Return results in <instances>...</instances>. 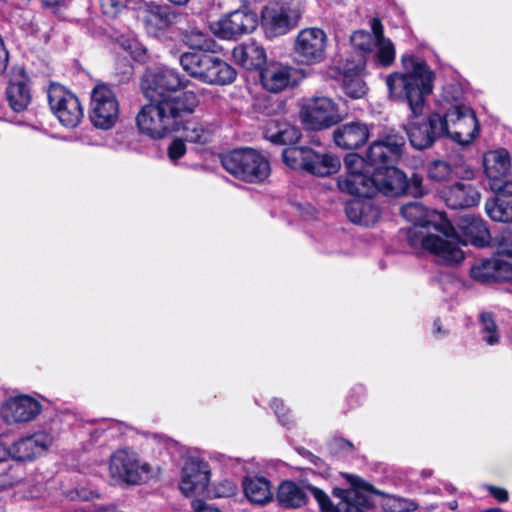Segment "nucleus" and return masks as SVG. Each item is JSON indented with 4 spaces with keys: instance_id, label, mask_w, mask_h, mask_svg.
I'll use <instances>...</instances> for the list:
<instances>
[{
    "instance_id": "obj_8",
    "label": "nucleus",
    "mask_w": 512,
    "mask_h": 512,
    "mask_svg": "<svg viewBox=\"0 0 512 512\" xmlns=\"http://www.w3.org/2000/svg\"><path fill=\"white\" fill-rule=\"evenodd\" d=\"M221 164L234 177L250 183L265 180L271 171L267 158L252 148L236 149L223 155Z\"/></svg>"
},
{
    "instance_id": "obj_11",
    "label": "nucleus",
    "mask_w": 512,
    "mask_h": 512,
    "mask_svg": "<svg viewBox=\"0 0 512 512\" xmlns=\"http://www.w3.org/2000/svg\"><path fill=\"white\" fill-rule=\"evenodd\" d=\"M300 117L302 122L312 130L331 127L342 120L336 104L331 98L312 97L303 104Z\"/></svg>"
},
{
    "instance_id": "obj_2",
    "label": "nucleus",
    "mask_w": 512,
    "mask_h": 512,
    "mask_svg": "<svg viewBox=\"0 0 512 512\" xmlns=\"http://www.w3.org/2000/svg\"><path fill=\"white\" fill-rule=\"evenodd\" d=\"M198 104V93L192 89L184 90L177 97L152 99L137 114V126L151 138H163L180 130L182 119L192 114Z\"/></svg>"
},
{
    "instance_id": "obj_53",
    "label": "nucleus",
    "mask_w": 512,
    "mask_h": 512,
    "mask_svg": "<svg viewBox=\"0 0 512 512\" xmlns=\"http://www.w3.org/2000/svg\"><path fill=\"white\" fill-rule=\"evenodd\" d=\"M271 407L274 409V412L282 425L286 426L290 424V418L288 416L289 411L285 408L283 401L274 399L271 403Z\"/></svg>"
},
{
    "instance_id": "obj_55",
    "label": "nucleus",
    "mask_w": 512,
    "mask_h": 512,
    "mask_svg": "<svg viewBox=\"0 0 512 512\" xmlns=\"http://www.w3.org/2000/svg\"><path fill=\"white\" fill-rule=\"evenodd\" d=\"M45 9L58 13L68 7L72 0H40Z\"/></svg>"
},
{
    "instance_id": "obj_9",
    "label": "nucleus",
    "mask_w": 512,
    "mask_h": 512,
    "mask_svg": "<svg viewBox=\"0 0 512 512\" xmlns=\"http://www.w3.org/2000/svg\"><path fill=\"white\" fill-rule=\"evenodd\" d=\"M89 117L95 127L103 130H108L116 124L119 117V102L107 84H97L93 88Z\"/></svg>"
},
{
    "instance_id": "obj_63",
    "label": "nucleus",
    "mask_w": 512,
    "mask_h": 512,
    "mask_svg": "<svg viewBox=\"0 0 512 512\" xmlns=\"http://www.w3.org/2000/svg\"><path fill=\"white\" fill-rule=\"evenodd\" d=\"M7 456H10V446L7 447L2 440H0V461L4 460Z\"/></svg>"
},
{
    "instance_id": "obj_50",
    "label": "nucleus",
    "mask_w": 512,
    "mask_h": 512,
    "mask_svg": "<svg viewBox=\"0 0 512 512\" xmlns=\"http://www.w3.org/2000/svg\"><path fill=\"white\" fill-rule=\"evenodd\" d=\"M184 139H174L168 147V156L171 161L175 162L181 158L186 152Z\"/></svg>"
},
{
    "instance_id": "obj_33",
    "label": "nucleus",
    "mask_w": 512,
    "mask_h": 512,
    "mask_svg": "<svg viewBox=\"0 0 512 512\" xmlns=\"http://www.w3.org/2000/svg\"><path fill=\"white\" fill-rule=\"evenodd\" d=\"M247 499L256 504H265L272 499L270 482L264 477H250L243 482Z\"/></svg>"
},
{
    "instance_id": "obj_28",
    "label": "nucleus",
    "mask_w": 512,
    "mask_h": 512,
    "mask_svg": "<svg viewBox=\"0 0 512 512\" xmlns=\"http://www.w3.org/2000/svg\"><path fill=\"white\" fill-rule=\"evenodd\" d=\"M306 158L307 161L304 171L318 177H326L336 173L341 167V162L338 157L330 154H320L312 149L308 152Z\"/></svg>"
},
{
    "instance_id": "obj_51",
    "label": "nucleus",
    "mask_w": 512,
    "mask_h": 512,
    "mask_svg": "<svg viewBox=\"0 0 512 512\" xmlns=\"http://www.w3.org/2000/svg\"><path fill=\"white\" fill-rule=\"evenodd\" d=\"M369 135V127L366 124L354 122V148L366 143Z\"/></svg>"
},
{
    "instance_id": "obj_62",
    "label": "nucleus",
    "mask_w": 512,
    "mask_h": 512,
    "mask_svg": "<svg viewBox=\"0 0 512 512\" xmlns=\"http://www.w3.org/2000/svg\"><path fill=\"white\" fill-rule=\"evenodd\" d=\"M337 77L341 78L344 86L349 88V85L352 82V74L349 69L344 70L343 73L339 72V75Z\"/></svg>"
},
{
    "instance_id": "obj_13",
    "label": "nucleus",
    "mask_w": 512,
    "mask_h": 512,
    "mask_svg": "<svg viewBox=\"0 0 512 512\" xmlns=\"http://www.w3.org/2000/svg\"><path fill=\"white\" fill-rule=\"evenodd\" d=\"M404 138L398 134H387L382 139L374 141L368 148L364 160L375 169L393 166L403 152ZM363 160L362 157H360Z\"/></svg>"
},
{
    "instance_id": "obj_35",
    "label": "nucleus",
    "mask_w": 512,
    "mask_h": 512,
    "mask_svg": "<svg viewBox=\"0 0 512 512\" xmlns=\"http://www.w3.org/2000/svg\"><path fill=\"white\" fill-rule=\"evenodd\" d=\"M354 512H369L373 509L374 496L378 492L361 478L354 476Z\"/></svg>"
},
{
    "instance_id": "obj_36",
    "label": "nucleus",
    "mask_w": 512,
    "mask_h": 512,
    "mask_svg": "<svg viewBox=\"0 0 512 512\" xmlns=\"http://www.w3.org/2000/svg\"><path fill=\"white\" fill-rule=\"evenodd\" d=\"M485 211L493 221L512 222V200L494 196L486 201Z\"/></svg>"
},
{
    "instance_id": "obj_57",
    "label": "nucleus",
    "mask_w": 512,
    "mask_h": 512,
    "mask_svg": "<svg viewBox=\"0 0 512 512\" xmlns=\"http://www.w3.org/2000/svg\"><path fill=\"white\" fill-rule=\"evenodd\" d=\"M9 61V53L5 47L4 40L0 36V76L6 71Z\"/></svg>"
},
{
    "instance_id": "obj_25",
    "label": "nucleus",
    "mask_w": 512,
    "mask_h": 512,
    "mask_svg": "<svg viewBox=\"0 0 512 512\" xmlns=\"http://www.w3.org/2000/svg\"><path fill=\"white\" fill-rule=\"evenodd\" d=\"M446 204L452 209H463L477 205L480 193L468 183L457 182L445 191Z\"/></svg>"
},
{
    "instance_id": "obj_6",
    "label": "nucleus",
    "mask_w": 512,
    "mask_h": 512,
    "mask_svg": "<svg viewBox=\"0 0 512 512\" xmlns=\"http://www.w3.org/2000/svg\"><path fill=\"white\" fill-rule=\"evenodd\" d=\"M407 176L393 166H385L369 172L354 171V194L373 197L378 193L397 197L407 191Z\"/></svg>"
},
{
    "instance_id": "obj_26",
    "label": "nucleus",
    "mask_w": 512,
    "mask_h": 512,
    "mask_svg": "<svg viewBox=\"0 0 512 512\" xmlns=\"http://www.w3.org/2000/svg\"><path fill=\"white\" fill-rule=\"evenodd\" d=\"M257 24L255 13L236 10L221 18L213 32H253Z\"/></svg>"
},
{
    "instance_id": "obj_1",
    "label": "nucleus",
    "mask_w": 512,
    "mask_h": 512,
    "mask_svg": "<svg viewBox=\"0 0 512 512\" xmlns=\"http://www.w3.org/2000/svg\"><path fill=\"white\" fill-rule=\"evenodd\" d=\"M402 216L414 225L407 231L409 245L418 251L429 252L444 263L464 259L454 237V227L442 213L427 210L414 201L401 207Z\"/></svg>"
},
{
    "instance_id": "obj_24",
    "label": "nucleus",
    "mask_w": 512,
    "mask_h": 512,
    "mask_svg": "<svg viewBox=\"0 0 512 512\" xmlns=\"http://www.w3.org/2000/svg\"><path fill=\"white\" fill-rule=\"evenodd\" d=\"M153 83V91L159 97L158 99H163L179 96L181 93L177 95H173L172 93L180 88L186 89L190 81L181 77L176 70L165 68L154 75Z\"/></svg>"
},
{
    "instance_id": "obj_41",
    "label": "nucleus",
    "mask_w": 512,
    "mask_h": 512,
    "mask_svg": "<svg viewBox=\"0 0 512 512\" xmlns=\"http://www.w3.org/2000/svg\"><path fill=\"white\" fill-rule=\"evenodd\" d=\"M483 340L488 345H495L499 342L497 325L491 313L483 312L479 316Z\"/></svg>"
},
{
    "instance_id": "obj_46",
    "label": "nucleus",
    "mask_w": 512,
    "mask_h": 512,
    "mask_svg": "<svg viewBox=\"0 0 512 512\" xmlns=\"http://www.w3.org/2000/svg\"><path fill=\"white\" fill-rule=\"evenodd\" d=\"M495 261L494 281L512 280V264L501 259H493Z\"/></svg>"
},
{
    "instance_id": "obj_42",
    "label": "nucleus",
    "mask_w": 512,
    "mask_h": 512,
    "mask_svg": "<svg viewBox=\"0 0 512 512\" xmlns=\"http://www.w3.org/2000/svg\"><path fill=\"white\" fill-rule=\"evenodd\" d=\"M495 261L488 259L471 268V277L479 282L487 283L494 281Z\"/></svg>"
},
{
    "instance_id": "obj_64",
    "label": "nucleus",
    "mask_w": 512,
    "mask_h": 512,
    "mask_svg": "<svg viewBox=\"0 0 512 512\" xmlns=\"http://www.w3.org/2000/svg\"><path fill=\"white\" fill-rule=\"evenodd\" d=\"M371 29L372 32H382V24L381 21L377 18H373L371 21Z\"/></svg>"
},
{
    "instance_id": "obj_3",
    "label": "nucleus",
    "mask_w": 512,
    "mask_h": 512,
    "mask_svg": "<svg viewBox=\"0 0 512 512\" xmlns=\"http://www.w3.org/2000/svg\"><path fill=\"white\" fill-rule=\"evenodd\" d=\"M403 73L394 72L387 76L386 85L391 97L405 95L415 115L421 113L425 97L433 91L434 72L426 62L412 53L401 56Z\"/></svg>"
},
{
    "instance_id": "obj_38",
    "label": "nucleus",
    "mask_w": 512,
    "mask_h": 512,
    "mask_svg": "<svg viewBox=\"0 0 512 512\" xmlns=\"http://www.w3.org/2000/svg\"><path fill=\"white\" fill-rule=\"evenodd\" d=\"M182 41L191 49L204 52H215L217 43L208 34H182Z\"/></svg>"
},
{
    "instance_id": "obj_20",
    "label": "nucleus",
    "mask_w": 512,
    "mask_h": 512,
    "mask_svg": "<svg viewBox=\"0 0 512 512\" xmlns=\"http://www.w3.org/2000/svg\"><path fill=\"white\" fill-rule=\"evenodd\" d=\"M326 34H298L295 41V53L300 62L313 64L325 57Z\"/></svg>"
},
{
    "instance_id": "obj_52",
    "label": "nucleus",
    "mask_w": 512,
    "mask_h": 512,
    "mask_svg": "<svg viewBox=\"0 0 512 512\" xmlns=\"http://www.w3.org/2000/svg\"><path fill=\"white\" fill-rule=\"evenodd\" d=\"M237 486L231 480H224L215 487L216 497H231L236 494Z\"/></svg>"
},
{
    "instance_id": "obj_12",
    "label": "nucleus",
    "mask_w": 512,
    "mask_h": 512,
    "mask_svg": "<svg viewBox=\"0 0 512 512\" xmlns=\"http://www.w3.org/2000/svg\"><path fill=\"white\" fill-rule=\"evenodd\" d=\"M418 114L409 119L405 125V131L410 144L418 149L429 148L433 143L444 136V126L442 125V116L433 113L427 119H418Z\"/></svg>"
},
{
    "instance_id": "obj_60",
    "label": "nucleus",
    "mask_w": 512,
    "mask_h": 512,
    "mask_svg": "<svg viewBox=\"0 0 512 512\" xmlns=\"http://www.w3.org/2000/svg\"><path fill=\"white\" fill-rule=\"evenodd\" d=\"M490 494L500 502H506L508 500V492L500 487L488 486Z\"/></svg>"
},
{
    "instance_id": "obj_54",
    "label": "nucleus",
    "mask_w": 512,
    "mask_h": 512,
    "mask_svg": "<svg viewBox=\"0 0 512 512\" xmlns=\"http://www.w3.org/2000/svg\"><path fill=\"white\" fill-rule=\"evenodd\" d=\"M422 181L423 179L420 175L413 174L410 180L408 181L407 191L409 190V192L415 197L422 196L425 193L422 188Z\"/></svg>"
},
{
    "instance_id": "obj_5",
    "label": "nucleus",
    "mask_w": 512,
    "mask_h": 512,
    "mask_svg": "<svg viewBox=\"0 0 512 512\" xmlns=\"http://www.w3.org/2000/svg\"><path fill=\"white\" fill-rule=\"evenodd\" d=\"M110 479L120 486H139L159 477L161 469L128 449H118L109 459Z\"/></svg>"
},
{
    "instance_id": "obj_21",
    "label": "nucleus",
    "mask_w": 512,
    "mask_h": 512,
    "mask_svg": "<svg viewBox=\"0 0 512 512\" xmlns=\"http://www.w3.org/2000/svg\"><path fill=\"white\" fill-rule=\"evenodd\" d=\"M298 71L294 68L273 64L261 70L260 78L263 87L278 93L297 83Z\"/></svg>"
},
{
    "instance_id": "obj_18",
    "label": "nucleus",
    "mask_w": 512,
    "mask_h": 512,
    "mask_svg": "<svg viewBox=\"0 0 512 512\" xmlns=\"http://www.w3.org/2000/svg\"><path fill=\"white\" fill-rule=\"evenodd\" d=\"M9 106L15 112L24 111L31 102L29 78L22 67H12L6 89Z\"/></svg>"
},
{
    "instance_id": "obj_17",
    "label": "nucleus",
    "mask_w": 512,
    "mask_h": 512,
    "mask_svg": "<svg viewBox=\"0 0 512 512\" xmlns=\"http://www.w3.org/2000/svg\"><path fill=\"white\" fill-rule=\"evenodd\" d=\"M341 477L346 480L347 487H334L332 495L335 501H332L329 496L321 489L313 486H308L307 490L313 495L318 502L321 512H352V475L341 474Z\"/></svg>"
},
{
    "instance_id": "obj_61",
    "label": "nucleus",
    "mask_w": 512,
    "mask_h": 512,
    "mask_svg": "<svg viewBox=\"0 0 512 512\" xmlns=\"http://www.w3.org/2000/svg\"><path fill=\"white\" fill-rule=\"evenodd\" d=\"M76 493L77 497L84 501H89L93 500L94 498H98V494L91 489L82 488L80 490H77Z\"/></svg>"
},
{
    "instance_id": "obj_31",
    "label": "nucleus",
    "mask_w": 512,
    "mask_h": 512,
    "mask_svg": "<svg viewBox=\"0 0 512 512\" xmlns=\"http://www.w3.org/2000/svg\"><path fill=\"white\" fill-rule=\"evenodd\" d=\"M306 489L293 481H284L277 491V500L285 508H300L307 502Z\"/></svg>"
},
{
    "instance_id": "obj_14",
    "label": "nucleus",
    "mask_w": 512,
    "mask_h": 512,
    "mask_svg": "<svg viewBox=\"0 0 512 512\" xmlns=\"http://www.w3.org/2000/svg\"><path fill=\"white\" fill-rule=\"evenodd\" d=\"M56 439L51 430L37 431L30 436L20 438L10 445V457L14 460L26 462L46 454Z\"/></svg>"
},
{
    "instance_id": "obj_15",
    "label": "nucleus",
    "mask_w": 512,
    "mask_h": 512,
    "mask_svg": "<svg viewBox=\"0 0 512 512\" xmlns=\"http://www.w3.org/2000/svg\"><path fill=\"white\" fill-rule=\"evenodd\" d=\"M210 476L207 462L197 457H188L182 467L179 489L186 496L203 494L209 485Z\"/></svg>"
},
{
    "instance_id": "obj_16",
    "label": "nucleus",
    "mask_w": 512,
    "mask_h": 512,
    "mask_svg": "<svg viewBox=\"0 0 512 512\" xmlns=\"http://www.w3.org/2000/svg\"><path fill=\"white\" fill-rule=\"evenodd\" d=\"M301 17V11L285 2H270L261 12L262 26L269 30L295 29Z\"/></svg>"
},
{
    "instance_id": "obj_59",
    "label": "nucleus",
    "mask_w": 512,
    "mask_h": 512,
    "mask_svg": "<svg viewBox=\"0 0 512 512\" xmlns=\"http://www.w3.org/2000/svg\"><path fill=\"white\" fill-rule=\"evenodd\" d=\"M297 452L303 456L304 458H306L307 460H309L312 464H314L316 467L320 468L321 465H322V460L314 455L313 453H311L310 451H308L307 449L303 448V447H300V448H297Z\"/></svg>"
},
{
    "instance_id": "obj_37",
    "label": "nucleus",
    "mask_w": 512,
    "mask_h": 512,
    "mask_svg": "<svg viewBox=\"0 0 512 512\" xmlns=\"http://www.w3.org/2000/svg\"><path fill=\"white\" fill-rule=\"evenodd\" d=\"M311 149L307 147H289L283 150L282 157L284 163L292 169L304 170L308 152Z\"/></svg>"
},
{
    "instance_id": "obj_27",
    "label": "nucleus",
    "mask_w": 512,
    "mask_h": 512,
    "mask_svg": "<svg viewBox=\"0 0 512 512\" xmlns=\"http://www.w3.org/2000/svg\"><path fill=\"white\" fill-rule=\"evenodd\" d=\"M232 55L239 65L248 70L260 69L266 62L264 48L254 42L236 46Z\"/></svg>"
},
{
    "instance_id": "obj_48",
    "label": "nucleus",
    "mask_w": 512,
    "mask_h": 512,
    "mask_svg": "<svg viewBox=\"0 0 512 512\" xmlns=\"http://www.w3.org/2000/svg\"><path fill=\"white\" fill-rule=\"evenodd\" d=\"M390 500L393 502L390 506L393 512H411L418 508V504L413 500L395 496L391 497Z\"/></svg>"
},
{
    "instance_id": "obj_58",
    "label": "nucleus",
    "mask_w": 512,
    "mask_h": 512,
    "mask_svg": "<svg viewBox=\"0 0 512 512\" xmlns=\"http://www.w3.org/2000/svg\"><path fill=\"white\" fill-rule=\"evenodd\" d=\"M193 512H222L220 509L207 504L202 500H194L192 502Z\"/></svg>"
},
{
    "instance_id": "obj_23",
    "label": "nucleus",
    "mask_w": 512,
    "mask_h": 512,
    "mask_svg": "<svg viewBox=\"0 0 512 512\" xmlns=\"http://www.w3.org/2000/svg\"><path fill=\"white\" fill-rule=\"evenodd\" d=\"M372 35L367 43L359 45L358 51L372 55L381 66H391L396 56L394 44L384 34Z\"/></svg>"
},
{
    "instance_id": "obj_34",
    "label": "nucleus",
    "mask_w": 512,
    "mask_h": 512,
    "mask_svg": "<svg viewBox=\"0 0 512 512\" xmlns=\"http://www.w3.org/2000/svg\"><path fill=\"white\" fill-rule=\"evenodd\" d=\"M371 198L354 194V224L370 226L378 220L380 211Z\"/></svg>"
},
{
    "instance_id": "obj_47",
    "label": "nucleus",
    "mask_w": 512,
    "mask_h": 512,
    "mask_svg": "<svg viewBox=\"0 0 512 512\" xmlns=\"http://www.w3.org/2000/svg\"><path fill=\"white\" fill-rule=\"evenodd\" d=\"M100 8L104 15L115 18L124 8L122 0H100Z\"/></svg>"
},
{
    "instance_id": "obj_45",
    "label": "nucleus",
    "mask_w": 512,
    "mask_h": 512,
    "mask_svg": "<svg viewBox=\"0 0 512 512\" xmlns=\"http://www.w3.org/2000/svg\"><path fill=\"white\" fill-rule=\"evenodd\" d=\"M428 176L434 181H444L451 174V166L442 160L433 161L428 166Z\"/></svg>"
},
{
    "instance_id": "obj_39",
    "label": "nucleus",
    "mask_w": 512,
    "mask_h": 512,
    "mask_svg": "<svg viewBox=\"0 0 512 512\" xmlns=\"http://www.w3.org/2000/svg\"><path fill=\"white\" fill-rule=\"evenodd\" d=\"M116 44L135 60H141L146 53V49L133 34H120L116 39Z\"/></svg>"
},
{
    "instance_id": "obj_4",
    "label": "nucleus",
    "mask_w": 512,
    "mask_h": 512,
    "mask_svg": "<svg viewBox=\"0 0 512 512\" xmlns=\"http://www.w3.org/2000/svg\"><path fill=\"white\" fill-rule=\"evenodd\" d=\"M462 91L457 86H447L444 89V99L452 105L442 116V125L445 127L444 136L456 143L469 145L479 133V123L474 111L459 100Z\"/></svg>"
},
{
    "instance_id": "obj_22",
    "label": "nucleus",
    "mask_w": 512,
    "mask_h": 512,
    "mask_svg": "<svg viewBox=\"0 0 512 512\" xmlns=\"http://www.w3.org/2000/svg\"><path fill=\"white\" fill-rule=\"evenodd\" d=\"M457 225L465 237V239L460 241L454 232L455 242L457 245L460 243L464 245L471 243L474 246L483 247L488 244L490 238L489 231L485 222L481 218L465 215L459 219ZM459 249L461 250V248Z\"/></svg>"
},
{
    "instance_id": "obj_7",
    "label": "nucleus",
    "mask_w": 512,
    "mask_h": 512,
    "mask_svg": "<svg viewBox=\"0 0 512 512\" xmlns=\"http://www.w3.org/2000/svg\"><path fill=\"white\" fill-rule=\"evenodd\" d=\"M182 68L193 78L210 85H229L237 72L219 57L206 53L186 52L180 56Z\"/></svg>"
},
{
    "instance_id": "obj_32",
    "label": "nucleus",
    "mask_w": 512,
    "mask_h": 512,
    "mask_svg": "<svg viewBox=\"0 0 512 512\" xmlns=\"http://www.w3.org/2000/svg\"><path fill=\"white\" fill-rule=\"evenodd\" d=\"M265 136L275 144L291 145L300 139L301 133L298 128L286 122L271 121L266 127Z\"/></svg>"
},
{
    "instance_id": "obj_49",
    "label": "nucleus",
    "mask_w": 512,
    "mask_h": 512,
    "mask_svg": "<svg viewBox=\"0 0 512 512\" xmlns=\"http://www.w3.org/2000/svg\"><path fill=\"white\" fill-rule=\"evenodd\" d=\"M491 189L495 193V196H499L501 198L511 197L512 196V180L502 181V178L496 180L495 182H491Z\"/></svg>"
},
{
    "instance_id": "obj_10",
    "label": "nucleus",
    "mask_w": 512,
    "mask_h": 512,
    "mask_svg": "<svg viewBox=\"0 0 512 512\" xmlns=\"http://www.w3.org/2000/svg\"><path fill=\"white\" fill-rule=\"evenodd\" d=\"M47 96L53 114L63 126L74 128L81 122L83 109L76 95L62 85L52 83Z\"/></svg>"
},
{
    "instance_id": "obj_29",
    "label": "nucleus",
    "mask_w": 512,
    "mask_h": 512,
    "mask_svg": "<svg viewBox=\"0 0 512 512\" xmlns=\"http://www.w3.org/2000/svg\"><path fill=\"white\" fill-rule=\"evenodd\" d=\"M142 14L146 28L157 30L168 28L176 17L167 5H159L154 2L147 3Z\"/></svg>"
},
{
    "instance_id": "obj_44",
    "label": "nucleus",
    "mask_w": 512,
    "mask_h": 512,
    "mask_svg": "<svg viewBox=\"0 0 512 512\" xmlns=\"http://www.w3.org/2000/svg\"><path fill=\"white\" fill-rule=\"evenodd\" d=\"M333 140L337 147L350 149L352 140V124L346 123L336 128L333 132Z\"/></svg>"
},
{
    "instance_id": "obj_30",
    "label": "nucleus",
    "mask_w": 512,
    "mask_h": 512,
    "mask_svg": "<svg viewBox=\"0 0 512 512\" xmlns=\"http://www.w3.org/2000/svg\"><path fill=\"white\" fill-rule=\"evenodd\" d=\"M483 163L486 175L492 182H495L509 171V153L505 149L489 151L484 155Z\"/></svg>"
},
{
    "instance_id": "obj_40",
    "label": "nucleus",
    "mask_w": 512,
    "mask_h": 512,
    "mask_svg": "<svg viewBox=\"0 0 512 512\" xmlns=\"http://www.w3.org/2000/svg\"><path fill=\"white\" fill-rule=\"evenodd\" d=\"M184 121V118L182 119ZM180 129L183 130L184 140L192 143H204L207 141L208 132L202 124L196 121L181 122Z\"/></svg>"
},
{
    "instance_id": "obj_56",
    "label": "nucleus",
    "mask_w": 512,
    "mask_h": 512,
    "mask_svg": "<svg viewBox=\"0 0 512 512\" xmlns=\"http://www.w3.org/2000/svg\"><path fill=\"white\" fill-rule=\"evenodd\" d=\"M368 92L365 81L354 75V99L364 97Z\"/></svg>"
},
{
    "instance_id": "obj_19",
    "label": "nucleus",
    "mask_w": 512,
    "mask_h": 512,
    "mask_svg": "<svg viewBox=\"0 0 512 512\" xmlns=\"http://www.w3.org/2000/svg\"><path fill=\"white\" fill-rule=\"evenodd\" d=\"M41 411V404L34 398L21 395L8 399L2 406L1 413L7 423L28 422Z\"/></svg>"
},
{
    "instance_id": "obj_43",
    "label": "nucleus",
    "mask_w": 512,
    "mask_h": 512,
    "mask_svg": "<svg viewBox=\"0 0 512 512\" xmlns=\"http://www.w3.org/2000/svg\"><path fill=\"white\" fill-rule=\"evenodd\" d=\"M344 164L346 172L338 178L337 187L343 193L352 194V153L345 155Z\"/></svg>"
}]
</instances>
